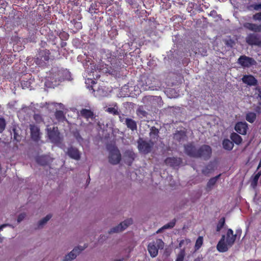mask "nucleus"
Wrapping results in <instances>:
<instances>
[{"label":"nucleus","mask_w":261,"mask_h":261,"mask_svg":"<svg viewBox=\"0 0 261 261\" xmlns=\"http://www.w3.org/2000/svg\"><path fill=\"white\" fill-rule=\"evenodd\" d=\"M237 238V234H233V230L228 229L226 233V241L225 242V236L223 235L219 241L217 249L220 252H225L228 250L234 244Z\"/></svg>","instance_id":"f257e3e1"},{"label":"nucleus","mask_w":261,"mask_h":261,"mask_svg":"<svg viewBox=\"0 0 261 261\" xmlns=\"http://www.w3.org/2000/svg\"><path fill=\"white\" fill-rule=\"evenodd\" d=\"M109 151L108 161L113 165L118 164L121 160V154L118 148L114 146L108 147Z\"/></svg>","instance_id":"f03ea898"},{"label":"nucleus","mask_w":261,"mask_h":261,"mask_svg":"<svg viewBox=\"0 0 261 261\" xmlns=\"http://www.w3.org/2000/svg\"><path fill=\"white\" fill-rule=\"evenodd\" d=\"M164 247V243L161 239H157L150 243L148 245V250L152 257H155L158 254L159 249H162Z\"/></svg>","instance_id":"7ed1b4c3"},{"label":"nucleus","mask_w":261,"mask_h":261,"mask_svg":"<svg viewBox=\"0 0 261 261\" xmlns=\"http://www.w3.org/2000/svg\"><path fill=\"white\" fill-rule=\"evenodd\" d=\"M87 247V245L84 246H77L75 247L72 250L66 254L63 261H72V260L76 258L77 255H79L83 250H84Z\"/></svg>","instance_id":"20e7f679"},{"label":"nucleus","mask_w":261,"mask_h":261,"mask_svg":"<svg viewBox=\"0 0 261 261\" xmlns=\"http://www.w3.org/2000/svg\"><path fill=\"white\" fill-rule=\"evenodd\" d=\"M49 139L52 142L58 143L61 141L60 133L57 127L47 126L46 129Z\"/></svg>","instance_id":"39448f33"},{"label":"nucleus","mask_w":261,"mask_h":261,"mask_svg":"<svg viewBox=\"0 0 261 261\" xmlns=\"http://www.w3.org/2000/svg\"><path fill=\"white\" fill-rule=\"evenodd\" d=\"M132 223L133 220L132 219H127L120 223L118 225L111 228L108 232L109 234H112L122 232L126 229Z\"/></svg>","instance_id":"423d86ee"},{"label":"nucleus","mask_w":261,"mask_h":261,"mask_svg":"<svg viewBox=\"0 0 261 261\" xmlns=\"http://www.w3.org/2000/svg\"><path fill=\"white\" fill-rule=\"evenodd\" d=\"M137 143L139 150L144 153L150 152L154 145V144L151 141H149V142H147L143 140L142 138H139Z\"/></svg>","instance_id":"0eeeda50"},{"label":"nucleus","mask_w":261,"mask_h":261,"mask_svg":"<svg viewBox=\"0 0 261 261\" xmlns=\"http://www.w3.org/2000/svg\"><path fill=\"white\" fill-rule=\"evenodd\" d=\"M246 42L250 45L261 47V38L259 34L249 33L246 37Z\"/></svg>","instance_id":"6e6552de"},{"label":"nucleus","mask_w":261,"mask_h":261,"mask_svg":"<svg viewBox=\"0 0 261 261\" xmlns=\"http://www.w3.org/2000/svg\"><path fill=\"white\" fill-rule=\"evenodd\" d=\"M212 154V149L210 146L204 145L197 150L196 158H201L205 160L209 159Z\"/></svg>","instance_id":"1a4fd4ad"},{"label":"nucleus","mask_w":261,"mask_h":261,"mask_svg":"<svg viewBox=\"0 0 261 261\" xmlns=\"http://www.w3.org/2000/svg\"><path fill=\"white\" fill-rule=\"evenodd\" d=\"M50 52L48 50L44 49L40 50L36 59L37 64L42 65L45 61H47L50 59Z\"/></svg>","instance_id":"9d476101"},{"label":"nucleus","mask_w":261,"mask_h":261,"mask_svg":"<svg viewBox=\"0 0 261 261\" xmlns=\"http://www.w3.org/2000/svg\"><path fill=\"white\" fill-rule=\"evenodd\" d=\"M238 63L244 67H248L254 64L255 61L251 58L246 56H242L239 58Z\"/></svg>","instance_id":"9b49d317"},{"label":"nucleus","mask_w":261,"mask_h":261,"mask_svg":"<svg viewBox=\"0 0 261 261\" xmlns=\"http://www.w3.org/2000/svg\"><path fill=\"white\" fill-rule=\"evenodd\" d=\"M66 153L70 158L75 160L79 161L81 159V153L75 147L72 146L69 147Z\"/></svg>","instance_id":"f8f14e48"},{"label":"nucleus","mask_w":261,"mask_h":261,"mask_svg":"<svg viewBox=\"0 0 261 261\" xmlns=\"http://www.w3.org/2000/svg\"><path fill=\"white\" fill-rule=\"evenodd\" d=\"M30 129L32 139L35 141H38L40 138V133L39 127L34 124H30Z\"/></svg>","instance_id":"ddd939ff"},{"label":"nucleus","mask_w":261,"mask_h":261,"mask_svg":"<svg viewBox=\"0 0 261 261\" xmlns=\"http://www.w3.org/2000/svg\"><path fill=\"white\" fill-rule=\"evenodd\" d=\"M236 131L243 135H246L248 129V124L246 122H238L234 127Z\"/></svg>","instance_id":"4468645a"},{"label":"nucleus","mask_w":261,"mask_h":261,"mask_svg":"<svg viewBox=\"0 0 261 261\" xmlns=\"http://www.w3.org/2000/svg\"><path fill=\"white\" fill-rule=\"evenodd\" d=\"M243 27L249 30V31L255 32H261V24H257L255 23L245 22L243 24Z\"/></svg>","instance_id":"2eb2a0df"},{"label":"nucleus","mask_w":261,"mask_h":261,"mask_svg":"<svg viewBox=\"0 0 261 261\" xmlns=\"http://www.w3.org/2000/svg\"><path fill=\"white\" fill-rule=\"evenodd\" d=\"M136 158V154L131 150H126L124 153V158L126 163L130 165Z\"/></svg>","instance_id":"dca6fc26"},{"label":"nucleus","mask_w":261,"mask_h":261,"mask_svg":"<svg viewBox=\"0 0 261 261\" xmlns=\"http://www.w3.org/2000/svg\"><path fill=\"white\" fill-rule=\"evenodd\" d=\"M185 151L188 155L196 158L197 150L192 144L190 143L185 146Z\"/></svg>","instance_id":"f3484780"},{"label":"nucleus","mask_w":261,"mask_h":261,"mask_svg":"<svg viewBox=\"0 0 261 261\" xmlns=\"http://www.w3.org/2000/svg\"><path fill=\"white\" fill-rule=\"evenodd\" d=\"M221 174H219L215 177H212L209 179L206 184L205 187V190L206 192H210L214 188L217 183L218 179L219 178Z\"/></svg>","instance_id":"a211bd4d"},{"label":"nucleus","mask_w":261,"mask_h":261,"mask_svg":"<svg viewBox=\"0 0 261 261\" xmlns=\"http://www.w3.org/2000/svg\"><path fill=\"white\" fill-rule=\"evenodd\" d=\"M51 217V214H48L45 217L40 220L36 224V229H40L43 228Z\"/></svg>","instance_id":"6ab92c4d"},{"label":"nucleus","mask_w":261,"mask_h":261,"mask_svg":"<svg viewBox=\"0 0 261 261\" xmlns=\"http://www.w3.org/2000/svg\"><path fill=\"white\" fill-rule=\"evenodd\" d=\"M159 137V130L155 127H152L149 133V141L154 144L158 141Z\"/></svg>","instance_id":"aec40b11"},{"label":"nucleus","mask_w":261,"mask_h":261,"mask_svg":"<svg viewBox=\"0 0 261 261\" xmlns=\"http://www.w3.org/2000/svg\"><path fill=\"white\" fill-rule=\"evenodd\" d=\"M165 162L166 164L170 166L176 167L180 164L181 160L179 158H168L165 160Z\"/></svg>","instance_id":"412c9836"},{"label":"nucleus","mask_w":261,"mask_h":261,"mask_svg":"<svg viewBox=\"0 0 261 261\" xmlns=\"http://www.w3.org/2000/svg\"><path fill=\"white\" fill-rule=\"evenodd\" d=\"M36 161L39 164L44 166L51 162V159L47 155H41L36 157Z\"/></svg>","instance_id":"4be33fe9"},{"label":"nucleus","mask_w":261,"mask_h":261,"mask_svg":"<svg viewBox=\"0 0 261 261\" xmlns=\"http://www.w3.org/2000/svg\"><path fill=\"white\" fill-rule=\"evenodd\" d=\"M243 82L248 85H255L257 83V80L252 75H244L242 78Z\"/></svg>","instance_id":"5701e85b"},{"label":"nucleus","mask_w":261,"mask_h":261,"mask_svg":"<svg viewBox=\"0 0 261 261\" xmlns=\"http://www.w3.org/2000/svg\"><path fill=\"white\" fill-rule=\"evenodd\" d=\"M81 115L85 118L88 119L91 118V119H94V114L92 111L90 110L83 109L80 111Z\"/></svg>","instance_id":"b1692460"},{"label":"nucleus","mask_w":261,"mask_h":261,"mask_svg":"<svg viewBox=\"0 0 261 261\" xmlns=\"http://www.w3.org/2000/svg\"><path fill=\"white\" fill-rule=\"evenodd\" d=\"M125 124L128 128L133 131L137 129V123L136 121L132 119L127 118L126 119H125Z\"/></svg>","instance_id":"393cba45"},{"label":"nucleus","mask_w":261,"mask_h":261,"mask_svg":"<svg viewBox=\"0 0 261 261\" xmlns=\"http://www.w3.org/2000/svg\"><path fill=\"white\" fill-rule=\"evenodd\" d=\"M136 113L137 115L141 118H147L148 115V113L142 106L139 107L136 111Z\"/></svg>","instance_id":"a878e982"},{"label":"nucleus","mask_w":261,"mask_h":261,"mask_svg":"<svg viewBox=\"0 0 261 261\" xmlns=\"http://www.w3.org/2000/svg\"><path fill=\"white\" fill-rule=\"evenodd\" d=\"M186 138V135L184 132H178L174 135V139L178 142H181Z\"/></svg>","instance_id":"bb28decb"},{"label":"nucleus","mask_w":261,"mask_h":261,"mask_svg":"<svg viewBox=\"0 0 261 261\" xmlns=\"http://www.w3.org/2000/svg\"><path fill=\"white\" fill-rule=\"evenodd\" d=\"M223 148L227 150H231L233 147V143L228 139H225L222 143Z\"/></svg>","instance_id":"cd10ccee"},{"label":"nucleus","mask_w":261,"mask_h":261,"mask_svg":"<svg viewBox=\"0 0 261 261\" xmlns=\"http://www.w3.org/2000/svg\"><path fill=\"white\" fill-rule=\"evenodd\" d=\"M230 138L236 144L239 145L242 143V139L241 137L236 133L231 134Z\"/></svg>","instance_id":"c85d7f7f"},{"label":"nucleus","mask_w":261,"mask_h":261,"mask_svg":"<svg viewBox=\"0 0 261 261\" xmlns=\"http://www.w3.org/2000/svg\"><path fill=\"white\" fill-rule=\"evenodd\" d=\"M261 175V171H258L252 178V180L251 183V186L253 188H255L258 182V179Z\"/></svg>","instance_id":"c756f323"},{"label":"nucleus","mask_w":261,"mask_h":261,"mask_svg":"<svg viewBox=\"0 0 261 261\" xmlns=\"http://www.w3.org/2000/svg\"><path fill=\"white\" fill-rule=\"evenodd\" d=\"M155 96H146L142 98V102L147 105L152 104L153 101L155 100Z\"/></svg>","instance_id":"7c9ffc66"},{"label":"nucleus","mask_w":261,"mask_h":261,"mask_svg":"<svg viewBox=\"0 0 261 261\" xmlns=\"http://www.w3.org/2000/svg\"><path fill=\"white\" fill-rule=\"evenodd\" d=\"M256 114L254 112H249L247 114L246 119L250 123H253L256 119Z\"/></svg>","instance_id":"2f4dec72"},{"label":"nucleus","mask_w":261,"mask_h":261,"mask_svg":"<svg viewBox=\"0 0 261 261\" xmlns=\"http://www.w3.org/2000/svg\"><path fill=\"white\" fill-rule=\"evenodd\" d=\"M55 115L56 118L58 121H63L65 119L64 113L62 111H57Z\"/></svg>","instance_id":"473e14b6"},{"label":"nucleus","mask_w":261,"mask_h":261,"mask_svg":"<svg viewBox=\"0 0 261 261\" xmlns=\"http://www.w3.org/2000/svg\"><path fill=\"white\" fill-rule=\"evenodd\" d=\"M175 225V222L172 221L169 222V223L163 226L162 228H160L157 231L156 233H159L161 232L162 230L169 229V228H173Z\"/></svg>","instance_id":"72a5a7b5"},{"label":"nucleus","mask_w":261,"mask_h":261,"mask_svg":"<svg viewBox=\"0 0 261 261\" xmlns=\"http://www.w3.org/2000/svg\"><path fill=\"white\" fill-rule=\"evenodd\" d=\"M106 111L110 114H112L114 115H118L119 112L118 111V107L116 105H115L114 107L108 108Z\"/></svg>","instance_id":"f704fd0d"},{"label":"nucleus","mask_w":261,"mask_h":261,"mask_svg":"<svg viewBox=\"0 0 261 261\" xmlns=\"http://www.w3.org/2000/svg\"><path fill=\"white\" fill-rule=\"evenodd\" d=\"M225 219L224 217L221 218L220 220L219 221V222L217 226V231H220V230L223 228L225 224Z\"/></svg>","instance_id":"c9c22d12"},{"label":"nucleus","mask_w":261,"mask_h":261,"mask_svg":"<svg viewBox=\"0 0 261 261\" xmlns=\"http://www.w3.org/2000/svg\"><path fill=\"white\" fill-rule=\"evenodd\" d=\"M185 256V249H181L179 253L177 256L176 261H183Z\"/></svg>","instance_id":"e433bc0d"},{"label":"nucleus","mask_w":261,"mask_h":261,"mask_svg":"<svg viewBox=\"0 0 261 261\" xmlns=\"http://www.w3.org/2000/svg\"><path fill=\"white\" fill-rule=\"evenodd\" d=\"M254 95L256 96L258 104L261 106V89L256 88Z\"/></svg>","instance_id":"4c0bfd02"},{"label":"nucleus","mask_w":261,"mask_h":261,"mask_svg":"<svg viewBox=\"0 0 261 261\" xmlns=\"http://www.w3.org/2000/svg\"><path fill=\"white\" fill-rule=\"evenodd\" d=\"M203 243V238L202 237H199L196 240L195 243V248L196 249H198L202 245Z\"/></svg>","instance_id":"58836bf2"},{"label":"nucleus","mask_w":261,"mask_h":261,"mask_svg":"<svg viewBox=\"0 0 261 261\" xmlns=\"http://www.w3.org/2000/svg\"><path fill=\"white\" fill-rule=\"evenodd\" d=\"M6 121L4 119L0 118V133H2L6 127Z\"/></svg>","instance_id":"ea45409f"},{"label":"nucleus","mask_w":261,"mask_h":261,"mask_svg":"<svg viewBox=\"0 0 261 261\" xmlns=\"http://www.w3.org/2000/svg\"><path fill=\"white\" fill-rule=\"evenodd\" d=\"M191 243V241L189 239L181 240L179 243V247L181 248L184 245H188Z\"/></svg>","instance_id":"a19ab883"},{"label":"nucleus","mask_w":261,"mask_h":261,"mask_svg":"<svg viewBox=\"0 0 261 261\" xmlns=\"http://www.w3.org/2000/svg\"><path fill=\"white\" fill-rule=\"evenodd\" d=\"M59 73L61 74L65 75V77L62 79H66L68 80H70V72L68 71L65 70L64 71H60Z\"/></svg>","instance_id":"79ce46f5"},{"label":"nucleus","mask_w":261,"mask_h":261,"mask_svg":"<svg viewBox=\"0 0 261 261\" xmlns=\"http://www.w3.org/2000/svg\"><path fill=\"white\" fill-rule=\"evenodd\" d=\"M26 216V214L25 213H21L19 215V216H18V218H17V222L18 223H20L21 222L25 217Z\"/></svg>","instance_id":"37998d69"},{"label":"nucleus","mask_w":261,"mask_h":261,"mask_svg":"<svg viewBox=\"0 0 261 261\" xmlns=\"http://www.w3.org/2000/svg\"><path fill=\"white\" fill-rule=\"evenodd\" d=\"M253 18L256 20L261 21V12L254 14L253 16Z\"/></svg>","instance_id":"c03bdc74"},{"label":"nucleus","mask_w":261,"mask_h":261,"mask_svg":"<svg viewBox=\"0 0 261 261\" xmlns=\"http://www.w3.org/2000/svg\"><path fill=\"white\" fill-rule=\"evenodd\" d=\"M23 89L29 88L30 86V83L28 82L22 81L21 83Z\"/></svg>","instance_id":"a18cd8bd"},{"label":"nucleus","mask_w":261,"mask_h":261,"mask_svg":"<svg viewBox=\"0 0 261 261\" xmlns=\"http://www.w3.org/2000/svg\"><path fill=\"white\" fill-rule=\"evenodd\" d=\"M126 118L124 117L123 115L119 116V120L122 123H125V119H126Z\"/></svg>","instance_id":"49530a36"},{"label":"nucleus","mask_w":261,"mask_h":261,"mask_svg":"<svg viewBox=\"0 0 261 261\" xmlns=\"http://www.w3.org/2000/svg\"><path fill=\"white\" fill-rule=\"evenodd\" d=\"M11 225L9 224H4L0 226V232L3 230V229L4 227H6V226H11Z\"/></svg>","instance_id":"de8ad7c7"},{"label":"nucleus","mask_w":261,"mask_h":261,"mask_svg":"<svg viewBox=\"0 0 261 261\" xmlns=\"http://www.w3.org/2000/svg\"><path fill=\"white\" fill-rule=\"evenodd\" d=\"M254 9L255 10H258V9H261V3L259 4H258V5H256L254 7Z\"/></svg>","instance_id":"09e8293b"},{"label":"nucleus","mask_w":261,"mask_h":261,"mask_svg":"<svg viewBox=\"0 0 261 261\" xmlns=\"http://www.w3.org/2000/svg\"><path fill=\"white\" fill-rule=\"evenodd\" d=\"M260 167H261V159H260V160L259 161V164L258 165L257 169H258Z\"/></svg>","instance_id":"8fccbe9b"},{"label":"nucleus","mask_w":261,"mask_h":261,"mask_svg":"<svg viewBox=\"0 0 261 261\" xmlns=\"http://www.w3.org/2000/svg\"><path fill=\"white\" fill-rule=\"evenodd\" d=\"M194 261H201V259L200 258L198 257V258L195 259Z\"/></svg>","instance_id":"3c124183"},{"label":"nucleus","mask_w":261,"mask_h":261,"mask_svg":"<svg viewBox=\"0 0 261 261\" xmlns=\"http://www.w3.org/2000/svg\"><path fill=\"white\" fill-rule=\"evenodd\" d=\"M58 105L60 106V108L63 109V105L62 103H59Z\"/></svg>","instance_id":"603ef678"},{"label":"nucleus","mask_w":261,"mask_h":261,"mask_svg":"<svg viewBox=\"0 0 261 261\" xmlns=\"http://www.w3.org/2000/svg\"><path fill=\"white\" fill-rule=\"evenodd\" d=\"M240 232H241V231H240V230H237V234H238V233H240Z\"/></svg>","instance_id":"864d4df0"},{"label":"nucleus","mask_w":261,"mask_h":261,"mask_svg":"<svg viewBox=\"0 0 261 261\" xmlns=\"http://www.w3.org/2000/svg\"><path fill=\"white\" fill-rule=\"evenodd\" d=\"M128 3L130 4H133L132 0H130V1L128 2Z\"/></svg>","instance_id":"5fc2aeb1"},{"label":"nucleus","mask_w":261,"mask_h":261,"mask_svg":"<svg viewBox=\"0 0 261 261\" xmlns=\"http://www.w3.org/2000/svg\"><path fill=\"white\" fill-rule=\"evenodd\" d=\"M62 80V79H59V81H61Z\"/></svg>","instance_id":"6e6d98bb"},{"label":"nucleus","mask_w":261,"mask_h":261,"mask_svg":"<svg viewBox=\"0 0 261 261\" xmlns=\"http://www.w3.org/2000/svg\"><path fill=\"white\" fill-rule=\"evenodd\" d=\"M122 259H121V260H119V261H122Z\"/></svg>","instance_id":"4d7b16f0"}]
</instances>
